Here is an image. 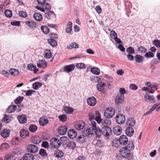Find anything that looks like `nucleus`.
I'll list each match as a JSON object with an SVG mask.
<instances>
[{
    "label": "nucleus",
    "instance_id": "f257e3e1",
    "mask_svg": "<svg viewBox=\"0 0 160 160\" xmlns=\"http://www.w3.org/2000/svg\"><path fill=\"white\" fill-rule=\"evenodd\" d=\"M83 132L88 138L91 137L95 135L97 138H99L101 136L100 129L98 128L96 129H94L93 128H88L85 129Z\"/></svg>",
    "mask_w": 160,
    "mask_h": 160
},
{
    "label": "nucleus",
    "instance_id": "f03ea898",
    "mask_svg": "<svg viewBox=\"0 0 160 160\" xmlns=\"http://www.w3.org/2000/svg\"><path fill=\"white\" fill-rule=\"evenodd\" d=\"M89 118L91 120L95 119L98 124L100 123L102 121L101 115L99 112L98 111H95L94 113L90 114L89 115Z\"/></svg>",
    "mask_w": 160,
    "mask_h": 160
},
{
    "label": "nucleus",
    "instance_id": "7ed1b4c3",
    "mask_svg": "<svg viewBox=\"0 0 160 160\" xmlns=\"http://www.w3.org/2000/svg\"><path fill=\"white\" fill-rule=\"evenodd\" d=\"M100 132L101 134H102L106 137L110 136L112 133L111 129L108 126L103 127L101 130L100 129Z\"/></svg>",
    "mask_w": 160,
    "mask_h": 160
},
{
    "label": "nucleus",
    "instance_id": "20e7f679",
    "mask_svg": "<svg viewBox=\"0 0 160 160\" xmlns=\"http://www.w3.org/2000/svg\"><path fill=\"white\" fill-rule=\"evenodd\" d=\"M50 144L52 147L58 148L61 146V143L58 138L54 137L50 140Z\"/></svg>",
    "mask_w": 160,
    "mask_h": 160
},
{
    "label": "nucleus",
    "instance_id": "39448f33",
    "mask_svg": "<svg viewBox=\"0 0 160 160\" xmlns=\"http://www.w3.org/2000/svg\"><path fill=\"white\" fill-rule=\"evenodd\" d=\"M114 114V109L111 107L107 109L104 112V116L107 118H110L112 117Z\"/></svg>",
    "mask_w": 160,
    "mask_h": 160
},
{
    "label": "nucleus",
    "instance_id": "423d86ee",
    "mask_svg": "<svg viewBox=\"0 0 160 160\" xmlns=\"http://www.w3.org/2000/svg\"><path fill=\"white\" fill-rule=\"evenodd\" d=\"M116 122L119 124H123L126 121V118L125 116L122 114H119L116 116Z\"/></svg>",
    "mask_w": 160,
    "mask_h": 160
},
{
    "label": "nucleus",
    "instance_id": "0eeeda50",
    "mask_svg": "<svg viewBox=\"0 0 160 160\" xmlns=\"http://www.w3.org/2000/svg\"><path fill=\"white\" fill-rule=\"evenodd\" d=\"M130 151L125 147L122 148L120 150L121 155L124 158H126L130 155Z\"/></svg>",
    "mask_w": 160,
    "mask_h": 160
},
{
    "label": "nucleus",
    "instance_id": "6e6552de",
    "mask_svg": "<svg viewBox=\"0 0 160 160\" xmlns=\"http://www.w3.org/2000/svg\"><path fill=\"white\" fill-rule=\"evenodd\" d=\"M124 100V96L118 94L116 96L115 102L116 104L119 105L123 102Z\"/></svg>",
    "mask_w": 160,
    "mask_h": 160
},
{
    "label": "nucleus",
    "instance_id": "1a4fd4ad",
    "mask_svg": "<svg viewBox=\"0 0 160 160\" xmlns=\"http://www.w3.org/2000/svg\"><path fill=\"white\" fill-rule=\"evenodd\" d=\"M27 149L28 152L34 153L38 151V148L34 144H30L27 146Z\"/></svg>",
    "mask_w": 160,
    "mask_h": 160
},
{
    "label": "nucleus",
    "instance_id": "9d476101",
    "mask_svg": "<svg viewBox=\"0 0 160 160\" xmlns=\"http://www.w3.org/2000/svg\"><path fill=\"white\" fill-rule=\"evenodd\" d=\"M85 124L82 121L77 122L75 125V128L78 130H80L83 129L85 127Z\"/></svg>",
    "mask_w": 160,
    "mask_h": 160
},
{
    "label": "nucleus",
    "instance_id": "9b49d317",
    "mask_svg": "<svg viewBox=\"0 0 160 160\" xmlns=\"http://www.w3.org/2000/svg\"><path fill=\"white\" fill-rule=\"evenodd\" d=\"M87 102L89 106H93L96 104L97 100L94 97H91L87 99Z\"/></svg>",
    "mask_w": 160,
    "mask_h": 160
},
{
    "label": "nucleus",
    "instance_id": "f8f14e48",
    "mask_svg": "<svg viewBox=\"0 0 160 160\" xmlns=\"http://www.w3.org/2000/svg\"><path fill=\"white\" fill-rule=\"evenodd\" d=\"M105 84L104 83L101 82L97 85V89L99 91L103 93H104L106 91L105 88Z\"/></svg>",
    "mask_w": 160,
    "mask_h": 160
},
{
    "label": "nucleus",
    "instance_id": "ddd939ff",
    "mask_svg": "<svg viewBox=\"0 0 160 160\" xmlns=\"http://www.w3.org/2000/svg\"><path fill=\"white\" fill-rule=\"evenodd\" d=\"M119 142L120 144L124 145L127 144L128 142L127 137L124 135L121 136L119 139Z\"/></svg>",
    "mask_w": 160,
    "mask_h": 160
},
{
    "label": "nucleus",
    "instance_id": "4468645a",
    "mask_svg": "<svg viewBox=\"0 0 160 160\" xmlns=\"http://www.w3.org/2000/svg\"><path fill=\"white\" fill-rule=\"evenodd\" d=\"M25 23L28 27L31 29H34L37 28V23L33 21H26Z\"/></svg>",
    "mask_w": 160,
    "mask_h": 160
},
{
    "label": "nucleus",
    "instance_id": "2eb2a0df",
    "mask_svg": "<svg viewBox=\"0 0 160 160\" xmlns=\"http://www.w3.org/2000/svg\"><path fill=\"white\" fill-rule=\"evenodd\" d=\"M39 122L40 125L43 126L48 124L49 121L47 117H42L40 118Z\"/></svg>",
    "mask_w": 160,
    "mask_h": 160
},
{
    "label": "nucleus",
    "instance_id": "dca6fc26",
    "mask_svg": "<svg viewBox=\"0 0 160 160\" xmlns=\"http://www.w3.org/2000/svg\"><path fill=\"white\" fill-rule=\"evenodd\" d=\"M10 131L8 129H4L1 131V135L3 138H5L8 137L10 135Z\"/></svg>",
    "mask_w": 160,
    "mask_h": 160
},
{
    "label": "nucleus",
    "instance_id": "f3484780",
    "mask_svg": "<svg viewBox=\"0 0 160 160\" xmlns=\"http://www.w3.org/2000/svg\"><path fill=\"white\" fill-rule=\"evenodd\" d=\"M122 131V128L119 126H116L113 128V132L115 134L118 135H120Z\"/></svg>",
    "mask_w": 160,
    "mask_h": 160
},
{
    "label": "nucleus",
    "instance_id": "a211bd4d",
    "mask_svg": "<svg viewBox=\"0 0 160 160\" xmlns=\"http://www.w3.org/2000/svg\"><path fill=\"white\" fill-rule=\"evenodd\" d=\"M68 135L70 138L73 139L76 137L77 133L74 129L70 130L68 132Z\"/></svg>",
    "mask_w": 160,
    "mask_h": 160
},
{
    "label": "nucleus",
    "instance_id": "6ab92c4d",
    "mask_svg": "<svg viewBox=\"0 0 160 160\" xmlns=\"http://www.w3.org/2000/svg\"><path fill=\"white\" fill-rule=\"evenodd\" d=\"M18 119L20 123H25L27 122V117L24 115H18Z\"/></svg>",
    "mask_w": 160,
    "mask_h": 160
},
{
    "label": "nucleus",
    "instance_id": "aec40b11",
    "mask_svg": "<svg viewBox=\"0 0 160 160\" xmlns=\"http://www.w3.org/2000/svg\"><path fill=\"white\" fill-rule=\"evenodd\" d=\"M134 132V130L132 127H128L126 128L125 133L128 136H132L133 135Z\"/></svg>",
    "mask_w": 160,
    "mask_h": 160
},
{
    "label": "nucleus",
    "instance_id": "412c9836",
    "mask_svg": "<svg viewBox=\"0 0 160 160\" xmlns=\"http://www.w3.org/2000/svg\"><path fill=\"white\" fill-rule=\"evenodd\" d=\"M144 99L146 101L149 103H153L155 102V99L153 96L150 95H146L144 96Z\"/></svg>",
    "mask_w": 160,
    "mask_h": 160
},
{
    "label": "nucleus",
    "instance_id": "4be33fe9",
    "mask_svg": "<svg viewBox=\"0 0 160 160\" xmlns=\"http://www.w3.org/2000/svg\"><path fill=\"white\" fill-rule=\"evenodd\" d=\"M135 124V121L133 118H128L127 119L126 124L129 127H132L134 126Z\"/></svg>",
    "mask_w": 160,
    "mask_h": 160
},
{
    "label": "nucleus",
    "instance_id": "5701e85b",
    "mask_svg": "<svg viewBox=\"0 0 160 160\" xmlns=\"http://www.w3.org/2000/svg\"><path fill=\"white\" fill-rule=\"evenodd\" d=\"M47 62L44 60H40L37 63V66L40 68H45L47 67Z\"/></svg>",
    "mask_w": 160,
    "mask_h": 160
},
{
    "label": "nucleus",
    "instance_id": "b1692460",
    "mask_svg": "<svg viewBox=\"0 0 160 160\" xmlns=\"http://www.w3.org/2000/svg\"><path fill=\"white\" fill-rule=\"evenodd\" d=\"M68 129L65 126H62L58 129V132L61 135H64L67 132Z\"/></svg>",
    "mask_w": 160,
    "mask_h": 160
},
{
    "label": "nucleus",
    "instance_id": "393cba45",
    "mask_svg": "<svg viewBox=\"0 0 160 160\" xmlns=\"http://www.w3.org/2000/svg\"><path fill=\"white\" fill-rule=\"evenodd\" d=\"M29 135V132L28 131L25 129H21L20 132V136L23 138H25Z\"/></svg>",
    "mask_w": 160,
    "mask_h": 160
},
{
    "label": "nucleus",
    "instance_id": "a878e982",
    "mask_svg": "<svg viewBox=\"0 0 160 160\" xmlns=\"http://www.w3.org/2000/svg\"><path fill=\"white\" fill-rule=\"evenodd\" d=\"M75 68V66L73 64L66 66L64 67V69L65 71L69 72L73 71Z\"/></svg>",
    "mask_w": 160,
    "mask_h": 160
},
{
    "label": "nucleus",
    "instance_id": "bb28decb",
    "mask_svg": "<svg viewBox=\"0 0 160 160\" xmlns=\"http://www.w3.org/2000/svg\"><path fill=\"white\" fill-rule=\"evenodd\" d=\"M28 69L31 71H33L35 73H36L38 71V69H37L35 65L31 63L29 64L27 66Z\"/></svg>",
    "mask_w": 160,
    "mask_h": 160
},
{
    "label": "nucleus",
    "instance_id": "cd10ccee",
    "mask_svg": "<svg viewBox=\"0 0 160 160\" xmlns=\"http://www.w3.org/2000/svg\"><path fill=\"white\" fill-rule=\"evenodd\" d=\"M33 18L37 21H40L42 19V15L37 12H35L33 15Z\"/></svg>",
    "mask_w": 160,
    "mask_h": 160
},
{
    "label": "nucleus",
    "instance_id": "c85d7f7f",
    "mask_svg": "<svg viewBox=\"0 0 160 160\" xmlns=\"http://www.w3.org/2000/svg\"><path fill=\"white\" fill-rule=\"evenodd\" d=\"M9 72L12 76L14 77L18 75L20 73L18 70L13 68L10 69L9 70Z\"/></svg>",
    "mask_w": 160,
    "mask_h": 160
},
{
    "label": "nucleus",
    "instance_id": "c756f323",
    "mask_svg": "<svg viewBox=\"0 0 160 160\" xmlns=\"http://www.w3.org/2000/svg\"><path fill=\"white\" fill-rule=\"evenodd\" d=\"M144 59V58L142 56L137 54L135 56V60L136 62L140 63L142 62Z\"/></svg>",
    "mask_w": 160,
    "mask_h": 160
},
{
    "label": "nucleus",
    "instance_id": "7c9ffc66",
    "mask_svg": "<svg viewBox=\"0 0 160 160\" xmlns=\"http://www.w3.org/2000/svg\"><path fill=\"white\" fill-rule=\"evenodd\" d=\"M101 122L103 127L108 126L111 123V120L109 118L105 119L104 120H102Z\"/></svg>",
    "mask_w": 160,
    "mask_h": 160
},
{
    "label": "nucleus",
    "instance_id": "2f4dec72",
    "mask_svg": "<svg viewBox=\"0 0 160 160\" xmlns=\"http://www.w3.org/2000/svg\"><path fill=\"white\" fill-rule=\"evenodd\" d=\"M86 139V137L84 135H81L78 136L77 140V142L81 144L83 143L85 141Z\"/></svg>",
    "mask_w": 160,
    "mask_h": 160
},
{
    "label": "nucleus",
    "instance_id": "473e14b6",
    "mask_svg": "<svg viewBox=\"0 0 160 160\" xmlns=\"http://www.w3.org/2000/svg\"><path fill=\"white\" fill-rule=\"evenodd\" d=\"M24 160H33V155L29 153H27L25 154L23 157Z\"/></svg>",
    "mask_w": 160,
    "mask_h": 160
},
{
    "label": "nucleus",
    "instance_id": "72a5a7b5",
    "mask_svg": "<svg viewBox=\"0 0 160 160\" xmlns=\"http://www.w3.org/2000/svg\"><path fill=\"white\" fill-rule=\"evenodd\" d=\"M52 55L51 52L49 50H47L45 51L44 52V56L46 58H50Z\"/></svg>",
    "mask_w": 160,
    "mask_h": 160
},
{
    "label": "nucleus",
    "instance_id": "f704fd0d",
    "mask_svg": "<svg viewBox=\"0 0 160 160\" xmlns=\"http://www.w3.org/2000/svg\"><path fill=\"white\" fill-rule=\"evenodd\" d=\"M79 46L78 44L75 42H72L70 45L67 46V48L68 49H71L73 48H78Z\"/></svg>",
    "mask_w": 160,
    "mask_h": 160
},
{
    "label": "nucleus",
    "instance_id": "c9c22d12",
    "mask_svg": "<svg viewBox=\"0 0 160 160\" xmlns=\"http://www.w3.org/2000/svg\"><path fill=\"white\" fill-rule=\"evenodd\" d=\"M16 108L17 106L15 105H10L8 107L7 112L9 113H11L15 111Z\"/></svg>",
    "mask_w": 160,
    "mask_h": 160
},
{
    "label": "nucleus",
    "instance_id": "e433bc0d",
    "mask_svg": "<svg viewBox=\"0 0 160 160\" xmlns=\"http://www.w3.org/2000/svg\"><path fill=\"white\" fill-rule=\"evenodd\" d=\"M48 42L52 47H54L57 46V42L54 39L49 38L48 40Z\"/></svg>",
    "mask_w": 160,
    "mask_h": 160
},
{
    "label": "nucleus",
    "instance_id": "4c0bfd02",
    "mask_svg": "<svg viewBox=\"0 0 160 160\" xmlns=\"http://www.w3.org/2000/svg\"><path fill=\"white\" fill-rule=\"evenodd\" d=\"M72 23L71 22H69L67 25L66 29V32L68 33H70L72 30Z\"/></svg>",
    "mask_w": 160,
    "mask_h": 160
},
{
    "label": "nucleus",
    "instance_id": "58836bf2",
    "mask_svg": "<svg viewBox=\"0 0 160 160\" xmlns=\"http://www.w3.org/2000/svg\"><path fill=\"white\" fill-rule=\"evenodd\" d=\"M125 147L129 151H131L134 149V145L132 141H129L127 147Z\"/></svg>",
    "mask_w": 160,
    "mask_h": 160
},
{
    "label": "nucleus",
    "instance_id": "ea45409f",
    "mask_svg": "<svg viewBox=\"0 0 160 160\" xmlns=\"http://www.w3.org/2000/svg\"><path fill=\"white\" fill-rule=\"evenodd\" d=\"M137 51L141 53H144L147 52V49L144 47L140 46L138 47Z\"/></svg>",
    "mask_w": 160,
    "mask_h": 160
},
{
    "label": "nucleus",
    "instance_id": "a19ab883",
    "mask_svg": "<svg viewBox=\"0 0 160 160\" xmlns=\"http://www.w3.org/2000/svg\"><path fill=\"white\" fill-rule=\"evenodd\" d=\"M42 83L36 82L32 84L33 88L34 90H37L39 88H40L42 85Z\"/></svg>",
    "mask_w": 160,
    "mask_h": 160
},
{
    "label": "nucleus",
    "instance_id": "79ce46f5",
    "mask_svg": "<svg viewBox=\"0 0 160 160\" xmlns=\"http://www.w3.org/2000/svg\"><path fill=\"white\" fill-rule=\"evenodd\" d=\"M64 111L67 113L71 114L73 111V109L69 106H66L64 108Z\"/></svg>",
    "mask_w": 160,
    "mask_h": 160
},
{
    "label": "nucleus",
    "instance_id": "37998d69",
    "mask_svg": "<svg viewBox=\"0 0 160 160\" xmlns=\"http://www.w3.org/2000/svg\"><path fill=\"white\" fill-rule=\"evenodd\" d=\"M91 71L92 73L96 75H98L100 73V70L97 68H91Z\"/></svg>",
    "mask_w": 160,
    "mask_h": 160
},
{
    "label": "nucleus",
    "instance_id": "c03bdc74",
    "mask_svg": "<svg viewBox=\"0 0 160 160\" xmlns=\"http://www.w3.org/2000/svg\"><path fill=\"white\" fill-rule=\"evenodd\" d=\"M55 154L56 155V157L57 158H60L63 156V153L62 151L59 150H57L56 151Z\"/></svg>",
    "mask_w": 160,
    "mask_h": 160
},
{
    "label": "nucleus",
    "instance_id": "a18cd8bd",
    "mask_svg": "<svg viewBox=\"0 0 160 160\" xmlns=\"http://www.w3.org/2000/svg\"><path fill=\"white\" fill-rule=\"evenodd\" d=\"M67 146L69 148L73 149L76 147V144L73 142H69L67 143Z\"/></svg>",
    "mask_w": 160,
    "mask_h": 160
},
{
    "label": "nucleus",
    "instance_id": "49530a36",
    "mask_svg": "<svg viewBox=\"0 0 160 160\" xmlns=\"http://www.w3.org/2000/svg\"><path fill=\"white\" fill-rule=\"evenodd\" d=\"M126 51L128 54H134L135 53L134 48L132 47H129L127 48Z\"/></svg>",
    "mask_w": 160,
    "mask_h": 160
},
{
    "label": "nucleus",
    "instance_id": "de8ad7c7",
    "mask_svg": "<svg viewBox=\"0 0 160 160\" xmlns=\"http://www.w3.org/2000/svg\"><path fill=\"white\" fill-rule=\"evenodd\" d=\"M119 144V140L118 139H114L112 142V146L115 147L117 148L118 147Z\"/></svg>",
    "mask_w": 160,
    "mask_h": 160
},
{
    "label": "nucleus",
    "instance_id": "09e8293b",
    "mask_svg": "<svg viewBox=\"0 0 160 160\" xmlns=\"http://www.w3.org/2000/svg\"><path fill=\"white\" fill-rule=\"evenodd\" d=\"M9 147L8 144L6 143H3L1 145L0 148L2 151H4L8 149Z\"/></svg>",
    "mask_w": 160,
    "mask_h": 160
},
{
    "label": "nucleus",
    "instance_id": "8fccbe9b",
    "mask_svg": "<svg viewBox=\"0 0 160 160\" xmlns=\"http://www.w3.org/2000/svg\"><path fill=\"white\" fill-rule=\"evenodd\" d=\"M11 118L12 117L10 116L5 115L3 118L2 120L5 122L8 123L11 121Z\"/></svg>",
    "mask_w": 160,
    "mask_h": 160
},
{
    "label": "nucleus",
    "instance_id": "3c124183",
    "mask_svg": "<svg viewBox=\"0 0 160 160\" xmlns=\"http://www.w3.org/2000/svg\"><path fill=\"white\" fill-rule=\"evenodd\" d=\"M41 28L42 31L45 34H47L49 32V28L46 26H42Z\"/></svg>",
    "mask_w": 160,
    "mask_h": 160
},
{
    "label": "nucleus",
    "instance_id": "603ef678",
    "mask_svg": "<svg viewBox=\"0 0 160 160\" xmlns=\"http://www.w3.org/2000/svg\"><path fill=\"white\" fill-rule=\"evenodd\" d=\"M37 126L34 124H31L29 127V130L32 132H35L37 129Z\"/></svg>",
    "mask_w": 160,
    "mask_h": 160
},
{
    "label": "nucleus",
    "instance_id": "864d4df0",
    "mask_svg": "<svg viewBox=\"0 0 160 160\" xmlns=\"http://www.w3.org/2000/svg\"><path fill=\"white\" fill-rule=\"evenodd\" d=\"M76 66V67L79 69H85L86 68L85 64L82 62L78 63Z\"/></svg>",
    "mask_w": 160,
    "mask_h": 160
},
{
    "label": "nucleus",
    "instance_id": "5fc2aeb1",
    "mask_svg": "<svg viewBox=\"0 0 160 160\" xmlns=\"http://www.w3.org/2000/svg\"><path fill=\"white\" fill-rule=\"evenodd\" d=\"M20 16L23 18H26L28 17V14L26 12L23 11H20L18 12Z\"/></svg>",
    "mask_w": 160,
    "mask_h": 160
},
{
    "label": "nucleus",
    "instance_id": "6e6d98bb",
    "mask_svg": "<svg viewBox=\"0 0 160 160\" xmlns=\"http://www.w3.org/2000/svg\"><path fill=\"white\" fill-rule=\"evenodd\" d=\"M58 118L61 121L65 122L67 120V117L65 115L63 114L60 115L58 116Z\"/></svg>",
    "mask_w": 160,
    "mask_h": 160
},
{
    "label": "nucleus",
    "instance_id": "4d7b16f0",
    "mask_svg": "<svg viewBox=\"0 0 160 160\" xmlns=\"http://www.w3.org/2000/svg\"><path fill=\"white\" fill-rule=\"evenodd\" d=\"M5 16L8 18H11L12 16V11L9 10H6L4 12Z\"/></svg>",
    "mask_w": 160,
    "mask_h": 160
},
{
    "label": "nucleus",
    "instance_id": "13d9d810",
    "mask_svg": "<svg viewBox=\"0 0 160 160\" xmlns=\"http://www.w3.org/2000/svg\"><path fill=\"white\" fill-rule=\"evenodd\" d=\"M145 56L147 58H151L154 57V54L152 52H149L146 53L145 54Z\"/></svg>",
    "mask_w": 160,
    "mask_h": 160
},
{
    "label": "nucleus",
    "instance_id": "bf43d9fd",
    "mask_svg": "<svg viewBox=\"0 0 160 160\" xmlns=\"http://www.w3.org/2000/svg\"><path fill=\"white\" fill-rule=\"evenodd\" d=\"M13 155L11 153H9L5 155L4 160H11V159H13Z\"/></svg>",
    "mask_w": 160,
    "mask_h": 160
},
{
    "label": "nucleus",
    "instance_id": "052dcab7",
    "mask_svg": "<svg viewBox=\"0 0 160 160\" xmlns=\"http://www.w3.org/2000/svg\"><path fill=\"white\" fill-rule=\"evenodd\" d=\"M23 97H19L15 100L14 102L16 104L20 103L21 101L23 100Z\"/></svg>",
    "mask_w": 160,
    "mask_h": 160
},
{
    "label": "nucleus",
    "instance_id": "680f3d73",
    "mask_svg": "<svg viewBox=\"0 0 160 160\" xmlns=\"http://www.w3.org/2000/svg\"><path fill=\"white\" fill-rule=\"evenodd\" d=\"M59 139L61 142V143H67L68 138L66 137L63 136L61 137Z\"/></svg>",
    "mask_w": 160,
    "mask_h": 160
},
{
    "label": "nucleus",
    "instance_id": "e2e57ef3",
    "mask_svg": "<svg viewBox=\"0 0 160 160\" xmlns=\"http://www.w3.org/2000/svg\"><path fill=\"white\" fill-rule=\"evenodd\" d=\"M153 45L157 47H160V41L158 40H154L153 42Z\"/></svg>",
    "mask_w": 160,
    "mask_h": 160
},
{
    "label": "nucleus",
    "instance_id": "0e129e2a",
    "mask_svg": "<svg viewBox=\"0 0 160 160\" xmlns=\"http://www.w3.org/2000/svg\"><path fill=\"white\" fill-rule=\"evenodd\" d=\"M111 37L113 39H114L115 38L117 37L118 35L116 32L113 30H112L110 33Z\"/></svg>",
    "mask_w": 160,
    "mask_h": 160
},
{
    "label": "nucleus",
    "instance_id": "69168bd1",
    "mask_svg": "<svg viewBox=\"0 0 160 160\" xmlns=\"http://www.w3.org/2000/svg\"><path fill=\"white\" fill-rule=\"evenodd\" d=\"M39 153L43 156H46L47 155L46 150L44 149H41L39 151Z\"/></svg>",
    "mask_w": 160,
    "mask_h": 160
},
{
    "label": "nucleus",
    "instance_id": "338daca9",
    "mask_svg": "<svg viewBox=\"0 0 160 160\" xmlns=\"http://www.w3.org/2000/svg\"><path fill=\"white\" fill-rule=\"evenodd\" d=\"M158 62V60L155 58L153 59L151 62L150 64L151 66H153L157 64Z\"/></svg>",
    "mask_w": 160,
    "mask_h": 160
},
{
    "label": "nucleus",
    "instance_id": "774afa93",
    "mask_svg": "<svg viewBox=\"0 0 160 160\" xmlns=\"http://www.w3.org/2000/svg\"><path fill=\"white\" fill-rule=\"evenodd\" d=\"M119 92L120 93L118 94L122 95V96H124V94H125L126 93L125 89L122 88H119Z\"/></svg>",
    "mask_w": 160,
    "mask_h": 160
}]
</instances>
